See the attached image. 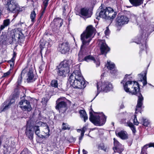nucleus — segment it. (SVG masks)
Returning <instances> with one entry per match:
<instances>
[{
  "mask_svg": "<svg viewBox=\"0 0 154 154\" xmlns=\"http://www.w3.org/2000/svg\"><path fill=\"white\" fill-rule=\"evenodd\" d=\"M96 33L95 29L91 25L88 26L86 31L84 32L81 35V40L82 42V45L81 46L80 51L79 54V60L80 61H82L83 60L87 62H89L91 60L96 63V66H99L100 65L99 61L97 59H95L94 58L91 56L89 55L85 57L84 58V55H85L88 52V48L86 47V45H88L92 38V35L94 34L95 35Z\"/></svg>",
  "mask_w": 154,
  "mask_h": 154,
  "instance_id": "obj_1",
  "label": "nucleus"
},
{
  "mask_svg": "<svg viewBox=\"0 0 154 154\" xmlns=\"http://www.w3.org/2000/svg\"><path fill=\"white\" fill-rule=\"evenodd\" d=\"M130 75H126L123 80L121 82L123 84L124 90L127 93L132 95H138L137 104L136 108V113L140 111L143 105V98L140 92L138 83L136 81H129Z\"/></svg>",
  "mask_w": 154,
  "mask_h": 154,
  "instance_id": "obj_2",
  "label": "nucleus"
},
{
  "mask_svg": "<svg viewBox=\"0 0 154 154\" xmlns=\"http://www.w3.org/2000/svg\"><path fill=\"white\" fill-rule=\"evenodd\" d=\"M69 81L71 85L74 88L82 89L86 86L84 79L79 68L75 70L70 76Z\"/></svg>",
  "mask_w": 154,
  "mask_h": 154,
  "instance_id": "obj_3",
  "label": "nucleus"
},
{
  "mask_svg": "<svg viewBox=\"0 0 154 154\" xmlns=\"http://www.w3.org/2000/svg\"><path fill=\"white\" fill-rule=\"evenodd\" d=\"M72 63L71 60L61 62L56 69L57 75L64 77L68 74L70 72V66Z\"/></svg>",
  "mask_w": 154,
  "mask_h": 154,
  "instance_id": "obj_4",
  "label": "nucleus"
},
{
  "mask_svg": "<svg viewBox=\"0 0 154 154\" xmlns=\"http://www.w3.org/2000/svg\"><path fill=\"white\" fill-rule=\"evenodd\" d=\"M100 11L99 13V17L103 19H113L115 17L116 13L114 12L113 10L110 7L99 8Z\"/></svg>",
  "mask_w": 154,
  "mask_h": 154,
  "instance_id": "obj_5",
  "label": "nucleus"
},
{
  "mask_svg": "<svg viewBox=\"0 0 154 154\" xmlns=\"http://www.w3.org/2000/svg\"><path fill=\"white\" fill-rule=\"evenodd\" d=\"M90 120L96 125H104L106 121V116L102 113L98 116H94L91 111L89 112Z\"/></svg>",
  "mask_w": 154,
  "mask_h": 154,
  "instance_id": "obj_6",
  "label": "nucleus"
},
{
  "mask_svg": "<svg viewBox=\"0 0 154 154\" xmlns=\"http://www.w3.org/2000/svg\"><path fill=\"white\" fill-rule=\"evenodd\" d=\"M66 100L65 97H62L58 98L56 101L55 108L60 113L64 112L66 109L67 104Z\"/></svg>",
  "mask_w": 154,
  "mask_h": 154,
  "instance_id": "obj_7",
  "label": "nucleus"
},
{
  "mask_svg": "<svg viewBox=\"0 0 154 154\" xmlns=\"http://www.w3.org/2000/svg\"><path fill=\"white\" fill-rule=\"evenodd\" d=\"M98 91L102 90L107 92L111 90L113 88L112 84L109 82H99L97 83Z\"/></svg>",
  "mask_w": 154,
  "mask_h": 154,
  "instance_id": "obj_8",
  "label": "nucleus"
},
{
  "mask_svg": "<svg viewBox=\"0 0 154 154\" xmlns=\"http://www.w3.org/2000/svg\"><path fill=\"white\" fill-rule=\"evenodd\" d=\"M6 8L8 11L13 13L18 12L19 10V8L17 4L13 0L8 2Z\"/></svg>",
  "mask_w": 154,
  "mask_h": 154,
  "instance_id": "obj_9",
  "label": "nucleus"
},
{
  "mask_svg": "<svg viewBox=\"0 0 154 154\" xmlns=\"http://www.w3.org/2000/svg\"><path fill=\"white\" fill-rule=\"evenodd\" d=\"M19 107L24 111H30L31 110L32 108L30 103L27 100H23L19 103Z\"/></svg>",
  "mask_w": 154,
  "mask_h": 154,
  "instance_id": "obj_10",
  "label": "nucleus"
},
{
  "mask_svg": "<svg viewBox=\"0 0 154 154\" xmlns=\"http://www.w3.org/2000/svg\"><path fill=\"white\" fill-rule=\"evenodd\" d=\"M113 140L114 147L113 149L114 152H117L120 154L124 149V146L115 138L113 139Z\"/></svg>",
  "mask_w": 154,
  "mask_h": 154,
  "instance_id": "obj_11",
  "label": "nucleus"
},
{
  "mask_svg": "<svg viewBox=\"0 0 154 154\" xmlns=\"http://www.w3.org/2000/svg\"><path fill=\"white\" fill-rule=\"evenodd\" d=\"M68 43L67 42L62 43L59 45L58 50L63 54H65L69 50Z\"/></svg>",
  "mask_w": 154,
  "mask_h": 154,
  "instance_id": "obj_12",
  "label": "nucleus"
},
{
  "mask_svg": "<svg viewBox=\"0 0 154 154\" xmlns=\"http://www.w3.org/2000/svg\"><path fill=\"white\" fill-rule=\"evenodd\" d=\"M100 43V49L101 54H106L109 51L110 48L106 44L104 40L101 41Z\"/></svg>",
  "mask_w": 154,
  "mask_h": 154,
  "instance_id": "obj_13",
  "label": "nucleus"
},
{
  "mask_svg": "<svg viewBox=\"0 0 154 154\" xmlns=\"http://www.w3.org/2000/svg\"><path fill=\"white\" fill-rule=\"evenodd\" d=\"M129 21V19L126 16H118L117 18V21L118 25L121 26L124 24H127Z\"/></svg>",
  "mask_w": 154,
  "mask_h": 154,
  "instance_id": "obj_14",
  "label": "nucleus"
},
{
  "mask_svg": "<svg viewBox=\"0 0 154 154\" xmlns=\"http://www.w3.org/2000/svg\"><path fill=\"white\" fill-rule=\"evenodd\" d=\"M79 15L81 17H85L86 18H88L91 17V14L89 8H84L81 9Z\"/></svg>",
  "mask_w": 154,
  "mask_h": 154,
  "instance_id": "obj_15",
  "label": "nucleus"
},
{
  "mask_svg": "<svg viewBox=\"0 0 154 154\" xmlns=\"http://www.w3.org/2000/svg\"><path fill=\"white\" fill-rule=\"evenodd\" d=\"M33 126L30 125H27L26 128L25 134L30 140H32L33 138L34 132L32 131Z\"/></svg>",
  "mask_w": 154,
  "mask_h": 154,
  "instance_id": "obj_16",
  "label": "nucleus"
},
{
  "mask_svg": "<svg viewBox=\"0 0 154 154\" xmlns=\"http://www.w3.org/2000/svg\"><path fill=\"white\" fill-rule=\"evenodd\" d=\"M107 68L110 70V73L112 74H116L117 70L116 69L115 64L110 61H107L106 64Z\"/></svg>",
  "mask_w": 154,
  "mask_h": 154,
  "instance_id": "obj_17",
  "label": "nucleus"
},
{
  "mask_svg": "<svg viewBox=\"0 0 154 154\" xmlns=\"http://www.w3.org/2000/svg\"><path fill=\"white\" fill-rule=\"evenodd\" d=\"M23 35L22 33L18 30L15 31L12 35V38L13 40L19 42L20 38Z\"/></svg>",
  "mask_w": 154,
  "mask_h": 154,
  "instance_id": "obj_18",
  "label": "nucleus"
},
{
  "mask_svg": "<svg viewBox=\"0 0 154 154\" xmlns=\"http://www.w3.org/2000/svg\"><path fill=\"white\" fill-rule=\"evenodd\" d=\"M63 20L60 18H57L54 19L53 21L51 24V27H53V26L55 25L58 27H60L62 25L63 23Z\"/></svg>",
  "mask_w": 154,
  "mask_h": 154,
  "instance_id": "obj_19",
  "label": "nucleus"
},
{
  "mask_svg": "<svg viewBox=\"0 0 154 154\" xmlns=\"http://www.w3.org/2000/svg\"><path fill=\"white\" fill-rule=\"evenodd\" d=\"M122 122L123 123H125V126L130 127L133 133H135L136 132V129L132 123L128 120L126 122L125 119H123L122 120Z\"/></svg>",
  "mask_w": 154,
  "mask_h": 154,
  "instance_id": "obj_20",
  "label": "nucleus"
},
{
  "mask_svg": "<svg viewBox=\"0 0 154 154\" xmlns=\"http://www.w3.org/2000/svg\"><path fill=\"white\" fill-rule=\"evenodd\" d=\"M15 146L13 144H11L10 145H7L4 147V150L5 153L9 154L12 152Z\"/></svg>",
  "mask_w": 154,
  "mask_h": 154,
  "instance_id": "obj_21",
  "label": "nucleus"
},
{
  "mask_svg": "<svg viewBox=\"0 0 154 154\" xmlns=\"http://www.w3.org/2000/svg\"><path fill=\"white\" fill-rule=\"evenodd\" d=\"M146 73L145 72L144 74L141 73L138 75V76L140 78V81L143 82V86H145L147 83L146 81Z\"/></svg>",
  "mask_w": 154,
  "mask_h": 154,
  "instance_id": "obj_22",
  "label": "nucleus"
},
{
  "mask_svg": "<svg viewBox=\"0 0 154 154\" xmlns=\"http://www.w3.org/2000/svg\"><path fill=\"white\" fill-rule=\"evenodd\" d=\"M130 3L134 6L137 7L143 4L144 0H129Z\"/></svg>",
  "mask_w": 154,
  "mask_h": 154,
  "instance_id": "obj_23",
  "label": "nucleus"
},
{
  "mask_svg": "<svg viewBox=\"0 0 154 154\" xmlns=\"http://www.w3.org/2000/svg\"><path fill=\"white\" fill-rule=\"evenodd\" d=\"M116 135H118L120 138L122 139H125L127 138L128 136L126 132L124 131H121L117 133L116 131Z\"/></svg>",
  "mask_w": 154,
  "mask_h": 154,
  "instance_id": "obj_24",
  "label": "nucleus"
},
{
  "mask_svg": "<svg viewBox=\"0 0 154 154\" xmlns=\"http://www.w3.org/2000/svg\"><path fill=\"white\" fill-rule=\"evenodd\" d=\"M28 78L27 79L28 82H31L34 81V75L32 71L30 70L27 74Z\"/></svg>",
  "mask_w": 154,
  "mask_h": 154,
  "instance_id": "obj_25",
  "label": "nucleus"
},
{
  "mask_svg": "<svg viewBox=\"0 0 154 154\" xmlns=\"http://www.w3.org/2000/svg\"><path fill=\"white\" fill-rule=\"evenodd\" d=\"M148 147H154V143H150L149 144H146L144 145L143 147L141 149V153L142 154H146V150Z\"/></svg>",
  "mask_w": 154,
  "mask_h": 154,
  "instance_id": "obj_26",
  "label": "nucleus"
},
{
  "mask_svg": "<svg viewBox=\"0 0 154 154\" xmlns=\"http://www.w3.org/2000/svg\"><path fill=\"white\" fill-rule=\"evenodd\" d=\"M33 129L35 131V134L36 135L40 137H43V135L40 134V130L39 127L38 126H35L33 127Z\"/></svg>",
  "mask_w": 154,
  "mask_h": 154,
  "instance_id": "obj_27",
  "label": "nucleus"
},
{
  "mask_svg": "<svg viewBox=\"0 0 154 154\" xmlns=\"http://www.w3.org/2000/svg\"><path fill=\"white\" fill-rule=\"evenodd\" d=\"M79 113L81 117L83 118L84 122H85L86 120L88 119V117L85 111L84 110H81Z\"/></svg>",
  "mask_w": 154,
  "mask_h": 154,
  "instance_id": "obj_28",
  "label": "nucleus"
},
{
  "mask_svg": "<svg viewBox=\"0 0 154 154\" xmlns=\"http://www.w3.org/2000/svg\"><path fill=\"white\" fill-rule=\"evenodd\" d=\"M49 127L48 126H46L43 131V137L45 138L49 137Z\"/></svg>",
  "mask_w": 154,
  "mask_h": 154,
  "instance_id": "obj_29",
  "label": "nucleus"
},
{
  "mask_svg": "<svg viewBox=\"0 0 154 154\" xmlns=\"http://www.w3.org/2000/svg\"><path fill=\"white\" fill-rule=\"evenodd\" d=\"M140 121L141 122V123H143V125L146 126H147L149 124V122H148V120L142 117L140 119Z\"/></svg>",
  "mask_w": 154,
  "mask_h": 154,
  "instance_id": "obj_30",
  "label": "nucleus"
},
{
  "mask_svg": "<svg viewBox=\"0 0 154 154\" xmlns=\"http://www.w3.org/2000/svg\"><path fill=\"white\" fill-rule=\"evenodd\" d=\"M36 14L34 10L32 11L30 14V18L32 23H33L35 21Z\"/></svg>",
  "mask_w": 154,
  "mask_h": 154,
  "instance_id": "obj_31",
  "label": "nucleus"
},
{
  "mask_svg": "<svg viewBox=\"0 0 154 154\" xmlns=\"http://www.w3.org/2000/svg\"><path fill=\"white\" fill-rule=\"evenodd\" d=\"M7 40L6 36L4 35H0V45L4 44Z\"/></svg>",
  "mask_w": 154,
  "mask_h": 154,
  "instance_id": "obj_32",
  "label": "nucleus"
},
{
  "mask_svg": "<svg viewBox=\"0 0 154 154\" xmlns=\"http://www.w3.org/2000/svg\"><path fill=\"white\" fill-rule=\"evenodd\" d=\"M58 85L57 81V80H52L51 83V87L55 88H57L58 87Z\"/></svg>",
  "mask_w": 154,
  "mask_h": 154,
  "instance_id": "obj_33",
  "label": "nucleus"
},
{
  "mask_svg": "<svg viewBox=\"0 0 154 154\" xmlns=\"http://www.w3.org/2000/svg\"><path fill=\"white\" fill-rule=\"evenodd\" d=\"M69 126L67 123H63L62 124V129L63 130H69L70 129V128Z\"/></svg>",
  "mask_w": 154,
  "mask_h": 154,
  "instance_id": "obj_34",
  "label": "nucleus"
},
{
  "mask_svg": "<svg viewBox=\"0 0 154 154\" xmlns=\"http://www.w3.org/2000/svg\"><path fill=\"white\" fill-rule=\"evenodd\" d=\"M98 149H100L105 151H106L107 148L106 147L105 145L103 143L100 144L98 146Z\"/></svg>",
  "mask_w": 154,
  "mask_h": 154,
  "instance_id": "obj_35",
  "label": "nucleus"
},
{
  "mask_svg": "<svg viewBox=\"0 0 154 154\" xmlns=\"http://www.w3.org/2000/svg\"><path fill=\"white\" fill-rule=\"evenodd\" d=\"M21 154H32L31 152L27 148L24 149L21 152Z\"/></svg>",
  "mask_w": 154,
  "mask_h": 154,
  "instance_id": "obj_36",
  "label": "nucleus"
},
{
  "mask_svg": "<svg viewBox=\"0 0 154 154\" xmlns=\"http://www.w3.org/2000/svg\"><path fill=\"white\" fill-rule=\"evenodd\" d=\"M49 0H45L43 2V8L46 9L48 4Z\"/></svg>",
  "mask_w": 154,
  "mask_h": 154,
  "instance_id": "obj_37",
  "label": "nucleus"
},
{
  "mask_svg": "<svg viewBox=\"0 0 154 154\" xmlns=\"http://www.w3.org/2000/svg\"><path fill=\"white\" fill-rule=\"evenodd\" d=\"M10 23V20L7 19L4 21L3 24L6 27Z\"/></svg>",
  "mask_w": 154,
  "mask_h": 154,
  "instance_id": "obj_38",
  "label": "nucleus"
},
{
  "mask_svg": "<svg viewBox=\"0 0 154 154\" xmlns=\"http://www.w3.org/2000/svg\"><path fill=\"white\" fill-rule=\"evenodd\" d=\"M133 122L134 124L136 125H138L139 124V122L137 121V116L136 115H134V118L133 119Z\"/></svg>",
  "mask_w": 154,
  "mask_h": 154,
  "instance_id": "obj_39",
  "label": "nucleus"
},
{
  "mask_svg": "<svg viewBox=\"0 0 154 154\" xmlns=\"http://www.w3.org/2000/svg\"><path fill=\"white\" fill-rule=\"evenodd\" d=\"M51 27L52 29V30L54 32H56L60 28V27H58V26H57L55 25H54V26H53Z\"/></svg>",
  "mask_w": 154,
  "mask_h": 154,
  "instance_id": "obj_40",
  "label": "nucleus"
},
{
  "mask_svg": "<svg viewBox=\"0 0 154 154\" xmlns=\"http://www.w3.org/2000/svg\"><path fill=\"white\" fill-rule=\"evenodd\" d=\"M11 70L10 69L7 72L5 73L3 75L2 77H6L7 76L9 75L10 73H11Z\"/></svg>",
  "mask_w": 154,
  "mask_h": 154,
  "instance_id": "obj_41",
  "label": "nucleus"
},
{
  "mask_svg": "<svg viewBox=\"0 0 154 154\" xmlns=\"http://www.w3.org/2000/svg\"><path fill=\"white\" fill-rule=\"evenodd\" d=\"M140 47L141 50H144L146 48V43H145L144 44H142Z\"/></svg>",
  "mask_w": 154,
  "mask_h": 154,
  "instance_id": "obj_42",
  "label": "nucleus"
},
{
  "mask_svg": "<svg viewBox=\"0 0 154 154\" xmlns=\"http://www.w3.org/2000/svg\"><path fill=\"white\" fill-rule=\"evenodd\" d=\"M22 72L21 73L20 76H19L17 81V82L19 85L21 82L22 77Z\"/></svg>",
  "mask_w": 154,
  "mask_h": 154,
  "instance_id": "obj_43",
  "label": "nucleus"
},
{
  "mask_svg": "<svg viewBox=\"0 0 154 154\" xmlns=\"http://www.w3.org/2000/svg\"><path fill=\"white\" fill-rule=\"evenodd\" d=\"M105 34L106 35H108L110 33V31L108 28L107 27H106V29L105 31Z\"/></svg>",
  "mask_w": 154,
  "mask_h": 154,
  "instance_id": "obj_44",
  "label": "nucleus"
},
{
  "mask_svg": "<svg viewBox=\"0 0 154 154\" xmlns=\"http://www.w3.org/2000/svg\"><path fill=\"white\" fill-rule=\"evenodd\" d=\"M84 132H81V136L79 137V142L80 143L81 142V141L82 139V138L84 136Z\"/></svg>",
  "mask_w": 154,
  "mask_h": 154,
  "instance_id": "obj_45",
  "label": "nucleus"
},
{
  "mask_svg": "<svg viewBox=\"0 0 154 154\" xmlns=\"http://www.w3.org/2000/svg\"><path fill=\"white\" fill-rule=\"evenodd\" d=\"M10 105V104L9 103L8 105H5V106L4 108L2 110V111H5L7 109H8L9 107V105Z\"/></svg>",
  "mask_w": 154,
  "mask_h": 154,
  "instance_id": "obj_46",
  "label": "nucleus"
},
{
  "mask_svg": "<svg viewBox=\"0 0 154 154\" xmlns=\"http://www.w3.org/2000/svg\"><path fill=\"white\" fill-rule=\"evenodd\" d=\"M16 55V53H15L14 52V55L13 57L10 60V61L11 62H12V63H13L14 62V60L15 58Z\"/></svg>",
  "mask_w": 154,
  "mask_h": 154,
  "instance_id": "obj_47",
  "label": "nucleus"
},
{
  "mask_svg": "<svg viewBox=\"0 0 154 154\" xmlns=\"http://www.w3.org/2000/svg\"><path fill=\"white\" fill-rule=\"evenodd\" d=\"M46 9H45L44 8H43V9L42 10V11L41 12V14H40V18H41L42 17V16H43V14L44 13L45 10Z\"/></svg>",
  "mask_w": 154,
  "mask_h": 154,
  "instance_id": "obj_48",
  "label": "nucleus"
},
{
  "mask_svg": "<svg viewBox=\"0 0 154 154\" xmlns=\"http://www.w3.org/2000/svg\"><path fill=\"white\" fill-rule=\"evenodd\" d=\"M87 129V127L86 126H84L83 128L82 129V132H84V134L85 133V130Z\"/></svg>",
  "mask_w": 154,
  "mask_h": 154,
  "instance_id": "obj_49",
  "label": "nucleus"
},
{
  "mask_svg": "<svg viewBox=\"0 0 154 154\" xmlns=\"http://www.w3.org/2000/svg\"><path fill=\"white\" fill-rule=\"evenodd\" d=\"M39 72L40 73H41V71L43 69V65H41L39 67Z\"/></svg>",
  "mask_w": 154,
  "mask_h": 154,
  "instance_id": "obj_50",
  "label": "nucleus"
},
{
  "mask_svg": "<svg viewBox=\"0 0 154 154\" xmlns=\"http://www.w3.org/2000/svg\"><path fill=\"white\" fill-rule=\"evenodd\" d=\"M6 27L3 24V25H1L0 26V29L1 30H2L5 27Z\"/></svg>",
  "mask_w": 154,
  "mask_h": 154,
  "instance_id": "obj_51",
  "label": "nucleus"
},
{
  "mask_svg": "<svg viewBox=\"0 0 154 154\" xmlns=\"http://www.w3.org/2000/svg\"><path fill=\"white\" fill-rule=\"evenodd\" d=\"M82 152H83V154H87V153H88V152L87 151H86V150H85L84 149H83Z\"/></svg>",
  "mask_w": 154,
  "mask_h": 154,
  "instance_id": "obj_52",
  "label": "nucleus"
},
{
  "mask_svg": "<svg viewBox=\"0 0 154 154\" xmlns=\"http://www.w3.org/2000/svg\"><path fill=\"white\" fill-rule=\"evenodd\" d=\"M120 107L121 109H123V108H124V106L123 104H122L120 106Z\"/></svg>",
  "mask_w": 154,
  "mask_h": 154,
  "instance_id": "obj_53",
  "label": "nucleus"
},
{
  "mask_svg": "<svg viewBox=\"0 0 154 154\" xmlns=\"http://www.w3.org/2000/svg\"><path fill=\"white\" fill-rule=\"evenodd\" d=\"M80 131H82V129H79L77 130V131L78 132H79Z\"/></svg>",
  "mask_w": 154,
  "mask_h": 154,
  "instance_id": "obj_54",
  "label": "nucleus"
},
{
  "mask_svg": "<svg viewBox=\"0 0 154 154\" xmlns=\"http://www.w3.org/2000/svg\"><path fill=\"white\" fill-rule=\"evenodd\" d=\"M1 143H1V141L0 140V146H1Z\"/></svg>",
  "mask_w": 154,
  "mask_h": 154,
  "instance_id": "obj_55",
  "label": "nucleus"
},
{
  "mask_svg": "<svg viewBox=\"0 0 154 154\" xmlns=\"http://www.w3.org/2000/svg\"><path fill=\"white\" fill-rule=\"evenodd\" d=\"M98 93L97 94V95H96V97H96V96L98 95Z\"/></svg>",
  "mask_w": 154,
  "mask_h": 154,
  "instance_id": "obj_56",
  "label": "nucleus"
},
{
  "mask_svg": "<svg viewBox=\"0 0 154 154\" xmlns=\"http://www.w3.org/2000/svg\"><path fill=\"white\" fill-rule=\"evenodd\" d=\"M104 75V73L102 74V75Z\"/></svg>",
  "mask_w": 154,
  "mask_h": 154,
  "instance_id": "obj_57",
  "label": "nucleus"
},
{
  "mask_svg": "<svg viewBox=\"0 0 154 154\" xmlns=\"http://www.w3.org/2000/svg\"><path fill=\"white\" fill-rule=\"evenodd\" d=\"M98 17H97V19H99V18H98Z\"/></svg>",
  "mask_w": 154,
  "mask_h": 154,
  "instance_id": "obj_58",
  "label": "nucleus"
},
{
  "mask_svg": "<svg viewBox=\"0 0 154 154\" xmlns=\"http://www.w3.org/2000/svg\"><path fill=\"white\" fill-rule=\"evenodd\" d=\"M149 85H151V84H149Z\"/></svg>",
  "mask_w": 154,
  "mask_h": 154,
  "instance_id": "obj_59",
  "label": "nucleus"
},
{
  "mask_svg": "<svg viewBox=\"0 0 154 154\" xmlns=\"http://www.w3.org/2000/svg\"><path fill=\"white\" fill-rule=\"evenodd\" d=\"M127 7H129V6H127Z\"/></svg>",
  "mask_w": 154,
  "mask_h": 154,
  "instance_id": "obj_60",
  "label": "nucleus"
},
{
  "mask_svg": "<svg viewBox=\"0 0 154 154\" xmlns=\"http://www.w3.org/2000/svg\"><path fill=\"white\" fill-rule=\"evenodd\" d=\"M11 66H12V64H11L10 65Z\"/></svg>",
  "mask_w": 154,
  "mask_h": 154,
  "instance_id": "obj_61",
  "label": "nucleus"
},
{
  "mask_svg": "<svg viewBox=\"0 0 154 154\" xmlns=\"http://www.w3.org/2000/svg\"><path fill=\"white\" fill-rule=\"evenodd\" d=\"M41 123V122H39L40 124Z\"/></svg>",
  "mask_w": 154,
  "mask_h": 154,
  "instance_id": "obj_62",
  "label": "nucleus"
}]
</instances>
